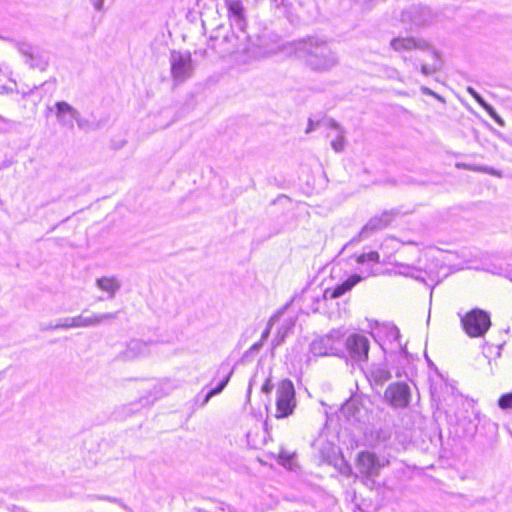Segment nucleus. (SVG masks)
I'll return each instance as SVG.
<instances>
[{
	"mask_svg": "<svg viewBox=\"0 0 512 512\" xmlns=\"http://www.w3.org/2000/svg\"><path fill=\"white\" fill-rule=\"evenodd\" d=\"M294 53L313 70H324L334 64L327 41L316 36H307L293 44Z\"/></svg>",
	"mask_w": 512,
	"mask_h": 512,
	"instance_id": "1",
	"label": "nucleus"
},
{
	"mask_svg": "<svg viewBox=\"0 0 512 512\" xmlns=\"http://www.w3.org/2000/svg\"><path fill=\"white\" fill-rule=\"evenodd\" d=\"M388 457L372 451H361L356 458V468L363 478L374 480L382 469L389 465Z\"/></svg>",
	"mask_w": 512,
	"mask_h": 512,
	"instance_id": "2",
	"label": "nucleus"
},
{
	"mask_svg": "<svg viewBox=\"0 0 512 512\" xmlns=\"http://www.w3.org/2000/svg\"><path fill=\"white\" fill-rule=\"evenodd\" d=\"M464 331L470 337H482L491 326L490 317L481 309H472L461 317Z\"/></svg>",
	"mask_w": 512,
	"mask_h": 512,
	"instance_id": "3",
	"label": "nucleus"
},
{
	"mask_svg": "<svg viewBox=\"0 0 512 512\" xmlns=\"http://www.w3.org/2000/svg\"><path fill=\"white\" fill-rule=\"evenodd\" d=\"M344 333L333 330L329 334L314 340L310 351L315 356H339L342 353L341 344Z\"/></svg>",
	"mask_w": 512,
	"mask_h": 512,
	"instance_id": "4",
	"label": "nucleus"
},
{
	"mask_svg": "<svg viewBox=\"0 0 512 512\" xmlns=\"http://www.w3.org/2000/svg\"><path fill=\"white\" fill-rule=\"evenodd\" d=\"M296 407L295 389L291 380L280 381L276 391V417L291 415Z\"/></svg>",
	"mask_w": 512,
	"mask_h": 512,
	"instance_id": "5",
	"label": "nucleus"
},
{
	"mask_svg": "<svg viewBox=\"0 0 512 512\" xmlns=\"http://www.w3.org/2000/svg\"><path fill=\"white\" fill-rule=\"evenodd\" d=\"M345 347L349 357L355 362L368 360L369 340L361 334H352L345 341Z\"/></svg>",
	"mask_w": 512,
	"mask_h": 512,
	"instance_id": "6",
	"label": "nucleus"
},
{
	"mask_svg": "<svg viewBox=\"0 0 512 512\" xmlns=\"http://www.w3.org/2000/svg\"><path fill=\"white\" fill-rule=\"evenodd\" d=\"M385 399L396 408H404L410 402V388L405 383H393L384 393Z\"/></svg>",
	"mask_w": 512,
	"mask_h": 512,
	"instance_id": "7",
	"label": "nucleus"
},
{
	"mask_svg": "<svg viewBox=\"0 0 512 512\" xmlns=\"http://www.w3.org/2000/svg\"><path fill=\"white\" fill-rule=\"evenodd\" d=\"M113 317L112 314H100V315H79L77 317L67 318L63 323L58 324L56 327L63 328H77V327H89L101 323L103 320Z\"/></svg>",
	"mask_w": 512,
	"mask_h": 512,
	"instance_id": "8",
	"label": "nucleus"
},
{
	"mask_svg": "<svg viewBox=\"0 0 512 512\" xmlns=\"http://www.w3.org/2000/svg\"><path fill=\"white\" fill-rule=\"evenodd\" d=\"M225 6L228 11V19L233 18L238 23L240 30L244 32L247 20L242 2L240 0H225Z\"/></svg>",
	"mask_w": 512,
	"mask_h": 512,
	"instance_id": "9",
	"label": "nucleus"
},
{
	"mask_svg": "<svg viewBox=\"0 0 512 512\" xmlns=\"http://www.w3.org/2000/svg\"><path fill=\"white\" fill-rule=\"evenodd\" d=\"M232 374H233V369H230L227 365L222 364L218 367L217 375L221 376V380L215 388L211 389L206 394V396L203 400L202 406H205L213 396L220 394L224 390V388L228 384Z\"/></svg>",
	"mask_w": 512,
	"mask_h": 512,
	"instance_id": "10",
	"label": "nucleus"
},
{
	"mask_svg": "<svg viewBox=\"0 0 512 512\" xmlns=\"http://www.w3.org/2000/svg\"><path fill=\"white\" fill-rule=\"evenodd\" d=\"M150 354V345L141 340H132L124 351V358L133 360Z\"/></svg>",
	"mask_w": 512,
	"mask_h": 512,
	"instance_id": "11",
	"label": "nucleus"
},
{
	"mask_svg": "<svg viewBox=\"0 0 512 512\" xmlns=\"http://www.w3.org/2000/svg\"><path fill=\"white\" fill-rule=\"evenodd\" d=\"M191 63L189 58L178 57L171 64V73L179 81H183L190 75Z\"/></svg>",
	"mask_w": 512,
	"mask_h": 512,
	"instance_id": "12",
	"label": "nucleus"
},
{
	"mask_svg": "<svg viewBox=\"0 0 512 512\" xmlns=\"http://www.w3.org/2000/svg\"><path fill=\"white\" fill-rule=\"evenodd\" d=\"M390 46L396 52H405L417 49L419 42L413 37H395L390 41Z\"/></svg>",
	"mask_w": 512,
	"mask_h": 512,
	"instance_id": "13",
	"label": "nucleus"
},
{
	"mask_svg": "<svg viewBox=\"0 0 512 512\" xmlns=\"http://www.w3.org/2000/svg\"><path fill=\"white\" fill-rule=\"evenodd\" d=\"M426 57L428 61H423V63L421 64V71L426 75H430L437 72L440 68L439 55L434 51H428L426 53Z\"/></svg>",
	"mask_w": 512,
	"mask_h": 512,
	"instance_id": "14",
	"label": "nucleus"
},
{
	"mask_svg": "<svg viewBox=\"0 0 512 512\" xmlns=\"http://www.w3.org/2000/svg\"><path fill=\"white\" fill-rule=\"evenodd\" d=\"M355 260L358 264H364L366 262L372 263L374 265L380 263V255L377 251H370L368 253H362L355 257Z\"/></svg>",
	"mask_w": 512,
	"mask_h": 512,
	"instance_id": "15",
	"label": "nucleus"
},
{
	"mask_svg": "<svg viewBox=\"0 0 512 512\" xmlns=\"http://www.w3.org/2000/svg\"><path fill=\"white\" fill-rule=\"evenodd\" d=\"M56 108L58 117H62L65 114H69L71 116L76 115V110L67 102H57Z\"/></svg>",
	"mask_w": 512,
	"mask_h": 512,
	"instance_id": "16",
	"label": "nucleus"
},
{
	"mask_svg": "<svg viewBox=\"0 0 512 512\" xmlns=\"http://www.w3.org/2000/svg\"><path fill=\"white\" fill-rule=\"evenodd\" d=\"M214 40H222L223 42L230 43L232 45H237L238 36H236L233 32L231 34L223 33L220 35L219 33L211 37Z\"/></svg>",
	"mask_w": 512,
	"mask_h": 512,
	"instance_id": "17",
	"label": "nucleus"
},
{
	"mask_svg": "<svg viewBox=\"0 0 512 512\" xmlns=\"http://www.w3.org/2000/svg\"><path fill=\"white\" fill-rule=\"evenodd\" d=\"M279 463L283 465L284 467H287L289 469L292 468L293 464V455L286 452V451H280L278 455Z\"/></svg>",
	"mask_w": 512,
	"mask_h": 512,
	"instance_id": "18",
	"label": "nucleus"
},
{
	"mask_svg": "<svg viewBox=\"0 0 512 512\" xmlns=\"http://www.w3.org/2000/svg\"><path fill=\"white\" fill-rule=\"evenodd\" d=\"M363 277L359 274L350 275L338 288H352L357 285Z\"/></svg>",
	"mask_w": 512,
	"mask_h": 512,
	"instance_id": "19",
	"label": "nucleus"
},
{
	"mask_svg": "<svg viewBox=\"0 0 512 512\" xmlns=\"http://www.w3.org/2000/svg\"><path fill=\"white\" fill-rule=\"evenodd\" d=\"M331 146L335 152H341L345 146V137L343 132H340L334 140L331 141Z\"/></svg>",
	"mask_w": 512,
	"mask_h": 512,
	"instance_id": "20",
	"label": "nucleus"
},
{
	"mask_svg": "<svg viewBox=\"0 0 512 512\" xmlns=\"http://www.w3.org/2000/svg\"><path fill=\"white\" fill-rule=\"evenodd\" d=\"M346 290H324L322 293V298L326 302L328 300H333L339 298Z\"/></svg>",
	"mask_w": 512,
	"mask_h": 512,
	"instance_id": "21",
	"label": "nucleus"
},
{
	"mask_svg": "<svg viewBox=\"0 0 512 512\" xmlns=\"http://www.w3.org/2000/svg\"><path fill=\"white\" fill-rule=\"evenodd\" d=\"M98 285L100 286V288L110 289L116 288L119 285V283L114 278L104 277L98 280Z\"/></svg>",
	"mask_w": 512,
	"mask_h": 512,
	"instance_id": "22",
	"label": "nucleus"
},
{
	"mask_svg": "<svg viewBox=\"0 0 512 512\" xmlns=\"http://www.w3.org/2000/svg\"><path fill=\"white\" fill-rule=\"evenodd\" d=\"M498 404L502 409L512 408V392L500 397Z\"/></svg>",
	"mask_w": 512,
	"mask_h": 512,
	"instance_id": "23",
	"label": "nucleus"
},
{
	"mask_svg": "<svg viewBox=\"0 0 512 512\" xmlns=\"http://www.w3.org/2000/svg\"><path fill=\"white\" fill-rule=\"evenodd\" d=\"M280 313L272 316L268 322V326H267V329L264 331L263 333V337H266L268 334H269V331L271 329V327L273 326V324L276 322V320L278 319Z\"/></svg>",
	"mask_w": 512,
	"mask_h": 512,
	"instance_id": "24",
	"label": "nucleus"
},
{
	"mask_svg": "<svg viewBox=\"0 0 512 512\" xmlns=\"http://www.w3.org/2000/svg\"><path fill=\"white\" fill-rule=\"evenodd\" d=\"M272 388H273V384H272L271 380H270V379H267V381H266V382L264 383V385L262 386V391H263L264 393H267V394H268V393H270V392H271Z\"/></svg>",
	"mask_w": 512,
	"mask_h": 512,
	"instance_id": "25",
	"label": "nucleus"
},
{
	"mask_svg": "<svg viewBox=\"0 0 512 512\" xmlns=\"http://www.w3.org/2000/svg\"><path fill=\"white\" fill-rule=\"evenodd\" d=\"M421 91L424 93V94H427V95H432L434 96L435 98L441 100L442 98L437 95L435 92H433L432 90H430L428 87H422L421 88Z\"/></svg>",
	"mask_w": 512,
	"mask_h": 512,
	"instance_id": "26",
	"label": "nucleus"
},
{
	"mask_svg": "<svg viewBox=\"0 0 512 512\" xmlns=\"http://www.w3.org/2000/svg\"><path fill=\"white\" fill-rule=\"evenodd\" d=\"M341 472H342L343 474H347V475H349V474L351 473V468H350V466H349L348 464L344 463V468H343V469H341Z\"/></svg>",
	"mask_w": 512,
	"mask_h": 512,
	"instance_id": "27",
	"label": "nucleus"
},
{
	"mask_svg": "<svg viewBox=\"0 0 512 512\" xmlns=\"http://www.w3.org/2000/svg\"><path fill=\"white\" fill-rule=\"evenodd\" d=\"M124 144H125V141H124V140L119 141V142H116V143H113V148H114V149H119V148H121Z\"/></svg>",
	"mask_w": 512,
	"mask_h": 512,
	"instance_id": "28",
	"label": "nucleus"
},
{
	"mask_svg": "<svg viewBox=\"0 0 512 512\" xmlns=\"http://www.w3.org/2000/svg\"><path fill=\"white\" fill-rule=\"evenodd\" d=\"M354 407H355V404H354V403H348V404L345 406L344 410H345V412H350L352 409H354Z\"/></svg>",
	"mask_w": 512,
	"mask_h": 512,
	"instance_id": "29",
	"label": "nucleus"
},
{
	"mask_svg": "<svg viewBox=\"0 0 512 512\" xmlns=\"http://www.w3.org/2000/svg\"><path fill=\"white\" fill-rule=\"evenodd\" d=\"M478 101L486 108V110L492 115V108L488 105H486L482 100L478 98Z\"/></svg>",
	"mask_w": 512,
	"mask_h": 512,
	"instance_id": "30",
	"label": "nucleus"
},
{
	"mask_svg": "<svg viewBox=\"0 0 512 512\" xmlns=\"http://www.w3.org/2000/svg\"><path fill=\"white\" fill-rule=\"evenodd\" d=\"M106 291V299H112L114 297L113 290H105Z\"/></svg>",
	"mask_w": 512,
	"mask_h": 512,
	"instance_id": "31",
	"label": "nucleus"
},
{
	"mask_svg": "<svg viewBox=\"0 0 512 512\" xmlns=\"http://www.w3.org/2000/svg\"><path fill=\"white\" fill-rule=\"evenodd\" d=\"M382 374H383V375H381V379H382V380H384V381H385V380H388V379L390 378V375H389V373H388V372H384V371H383V372H382Z\"/></svg>",
	"mask_w": 512,
	"mask_h": 512,
	"instance_id": "32",
	"label": "nucleus"
},
{
	"mask_svg": "<svg viewBox=\"0 0 512 512\" xmlns=\"http://www.w3.org/2000/svg\"><path fill=\"white\" fill-rule=\"evenodd\" d=\"M321 309V306L319 304V300L317 299V305L313 308L314 311H319Z\"/></svg>",
	"mask_w": 512,
	"mask_h": 512,
	"instance_id": "33",
	"label": "nucleus"
},
{
	"mask_svg": "<svg viewBox=\"0 0 512 512\" xmlns=\"http://www.w3.org/2000/svg\"><path fill=\"white\" fill-rule=\"evenodd\" d=\"M392 331H393V333H394L396 336H397V335H398V333H399V332H398V330H397V328H395V327L392 329Z\"/></svg>",
	"mask_w": 512,
	"mask_h": 512,
	"instance_id": "34",
	"label": "nucleus"
},
{
	"mask_svg": "<svg viewBox=\"0 0 512 512\" xmlns=\"http://www.w3.org/2000/svg\"><path fill=\"white\" fill-rule=\"evenodd\" d=\"M293 325H294V323H293V321L290 319V320H289V326H288V328H287V329H289V328H290V327H292Z\"/></svg>",
	"mask_w": 512,
	"mask_h": 512,
	"instance_id": "35",
	"label": "nucleus"
},
{
	"mask_svg": "<svg viewBox=\"0 0 512 512\" xmlns=\"http://www.w3.org/2000/svg\"><path fill=\"white\" fill-rule=\"evenodd\" d=\"M219 30H220V31H221V30H225V27H224V26H220V27H219Z\"/></svg>",
	"mask_w": 512,
	"mask_h": 512,
	"instance_id": "36",
	"label": "nucleus"
}]
</instances>
